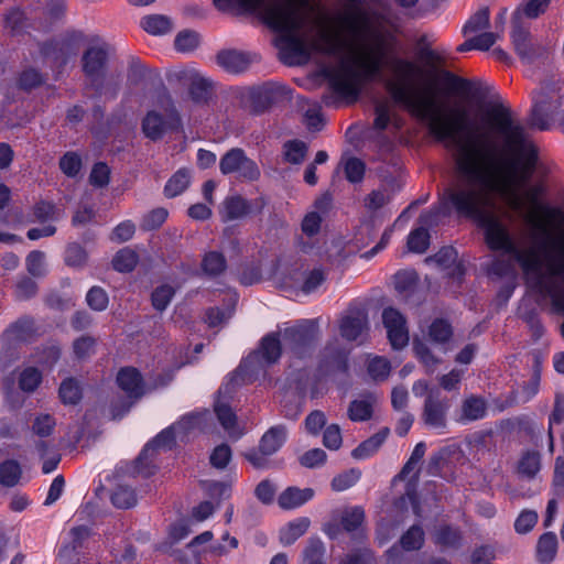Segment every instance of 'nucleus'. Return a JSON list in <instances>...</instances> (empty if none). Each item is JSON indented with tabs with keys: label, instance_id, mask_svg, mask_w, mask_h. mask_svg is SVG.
Segmentation results:
<instances>
[{
	"label": "nucleus",
	"instance_id": "obj_35",
	"mask_svg": "<svg viewBox=\"0 0 564 564\" xmlns=\"http://www.w3.org/2000/svg\"><path fill=\"white\" fill-rule=\"evenodd\" d=\"M429 339L435 345H446L454 336V328L451 322L444 317H436L429 325Z\"/></svg>",
	"mask_w": 564,
	"mask_h": 564
},
{
	"label": "nucleus",
	"instance_id": "obj_22",
	"mask_svg": "<svg viewBox=\"0 0 564 564\" xmlns=\"http://www.w3.org/2000/svg\"><path fill=\"white\" fill-rule=\"evenodd\" d=\"M118 387L130 399H140L144 394V380L141 372L134 367L121 368L116 378Z\"/></svg>",
	"mask_w": 564,
	"mask_h": 564
},
{
	"label": "nucleus",
	"instance_id": "obj_45",
	"mask_svg": "<svg viewBox=\"0 0 564 564\" xmlns=\"http://www.w3.org/2000/svg\"><path fill=\"white\" fill-rule=\"evenodd\" d=\"M366 513L362 507L355 506L343 511L340 524L348 532L357 531L365 522Z\"/></svg>",
	"mask_w": 564,
	"mask_h": 564
},
{
	"label": "nucleus",
	"instance_id": "obj_57",
	"mask_svg": "<svg viewBox=\"0 0 564 564\" xmlns=\"http://www.w3.org/2000/svg\"><path fill=\"white\" fill-rule=\"evenodd\" d=\"M88 259L87 251L78 242H70L67 245L64 254L66 265L72 268H82L86 264Z\"/></svg>",
	"mask_w": 564,
	"mask_h": 564
},
{
	"label": "nucleus",
	"instance_id": "obj_61",
	"mask_svg": "<svg viewBox=\"0 0 564 564\" xmlns=\"http://www.w3.org/2000/svg\"><path fill=\"white\" fill-rule=\"evenodd\" d=\"M96 338L84 335L73 341V352L76 359L85 360L95 352Z\"/></svg>",
	"mask_w": 564,
	"mask_h": 564
},
{
	"label": "nucleus",
	"instance_id": "obj_26",
	"mask_svg": "<svg viewBox=\"0 0 564 564\" xmlns=\"http://www.w3.org/2000/svg\"><path fill=\"white\" fill-rule=\"evenodd\" d=\"M314 496L315 491L312 488L290 486L279 495L278 505L283 510H293L312 500Z\"/></svg>",
	"mask_w": 564,
	"mask_h": 564
},
{
	"label": "nucleus",
	"instance_id": "obj_6",
	"mask_svg": "<svg viewBox=\"0 0 564 564\" xmlns=\"http://www.w3.org/2000/svg\"><path fill=\"white\" fill-rule=\"evenodd\" d=\"M349 371V350L343 347L336 339L328 340L317 355V364L313 375L305 368L292 373L291 386L300 397H305L308 387L311 398L317 395L318 384L328 378Z\"/></svg>",
	"mask_w": 564,
	"mask_h": 564
},
{
	"label": "nucleus",
	"instance_id": "obj_46",
	"mask_svg": "<svg viewBox=\"0 0 564 564\" xmlns=\"http://www.w3.org/2000/svg\"><path fill=\"white\" fill-rule=\"evenodd\" d=\"M431 242V236L426 228L419 227L410 231L408 235L406 246L409 251L413 253H424Z\"/></svg>",
	"mask_w": 564,
	"mask_h": 564
},
{
	"label": "nucleus",
	"instance_id": "obj_44",
	"mask_svg": "<svg viewBox=\"0 0 564 564\" xmlns=\"http://www.w3.org/2000/svg\"><path fill=\"white\" fill-rule=\"evenodd\" d=\"M490 24V10L488 7H482L476 11L464 24L463 34L466 36L471 33L480 32Z\"/></svg>",
	"mask_w": 564,
	"mask_h": 564
},
{
	"label": "nucleus",
	"instance_id": "obj_19",
	"mask_svg": "<svg viewBox=\"0 0 564 564\" xmlns=\"http://www.w3.org/2000/svg\"><path fill=\"white\" fill-rule=\"evenodd\" d=\"M451 408L449 399L442 395L438 389L430 390L425 398L422 419L426 426L444 430L446 427V416Z\"/></svg>",
	"mask_w": 564,
	"mask_h": 564
},
{
	"label": "nucleus",
	"instance_id": "obj_37",
	"mask_svg": "<svg viewBox=\"0 0 564 564\" xmlns=\"http://www.w3.org/2000/svg\"><path fill=\"white\" fill-rule=\"evenodd\" d=\"M58 397L65 405H77L83 399L79 382L73 377L64 379L58 388Z\"/></svg>",
	"mask_w": 564,
	"mask_h": 564
},
{
	"label": "nucleus",
	"instance_id": "obj_28",
	"mask_svg": "<svg viewBox=\"0 0 564 564\" xmlns=\"http://www.w3.org/2000/svg\"><path fill=\"white\" fill-rule=\"evenodd\" d=\"M389 427H382L377 433L362 441L357 447L351 451V456L355 459H368L373 456L389 436Z\"/></svg>",
	"mask_w": 564,
	"mask_h": 564
},
{
	"label": "nucleus",
	"instance_id": "obj_20",
	"mask_svg": "<svg viewBox=\"0 0 564 564\" xmlns=\"http://www.w3.org/2000/svg\"><path fill=\"white\" fill-rule=\"evenodd\" d=\"M510 37L516 53L524 64H533L547 53L545 47L531 42L530 32L518 21H512Z\"/></svg>",
	"mask_w": 564,
	"mask_h": 564
},
{
	"label": "nucleus",
	"instance_id": "obj_42",
	"mask_svg": "<svg viewBox=\"0 0 564 564\" xmlns=\"http://www.w3.org/2000/svg\"><path fill=\"white\" fill-rule=\"evenodd\" d=\"M141 28L151 35H163L171 31V20L161 14H150L141 20Z\"/></svg>",
	"mask_w": 564,
	"mask_h": 564
},
{
	"label": "nucleus",
	"instance_id": "obj_5",
	"mask_svg": "<svg viewBox=\"0 0 564 564\" xmlns=\"http://www.w3.org/2000/svg\"><path fill=\"white\" fill-rule=\"evenodd\" d=\"M482 122L490 132L502 138L505 150L513 155L506 162L512 180L520 184L528 183L539 160L538 149L527 139L523 126L513 120L511 109L502 102H490Z\"/></svg>",
	"mask_w": 564,
	"mask_h": 564
},
{
	"label": "nucleus",
	"instance_id": "obj_54",
	"mask_svg": "<svg viewBox=\"0 0 564 564\" xmlns=\"http://www.w3.org/2000/svg\"><path fill=\"white\" fill-rule=\"evenodd\" d=\"M42 379V372L36 367H26L19 376V388L28 393L34 392Z\"/></svg>",
	"mask_w": 564,
	"mask_h": 564
},
{
	"label": "nucleus",
	"instance_id": "obj_56",
	"mask_svg": "<svg viewBox=\"0 0 564 564\" xmlns=\"http://www.w3.org/2000/svg\"><path fill=\"white\" fill-rule=\"evenodd\" d=\"M85 300L88 307L95 312H104L109 305L108 293L98 285H94L88 290Z\"/></svg>",
	"mask_w": 564,
	"mask_h": 564
},
{
	"label": "nucleus",
	"instance_id": "obj_33",
	"mask_svg": "<svg viewBox=\"0 0 564 564\" xmlns=\"http://www.w3.org/2000/svg\"><path fill=\"white\" fill-rule=\"evenodd\" d=\"M310 524L311 521L306 517H301L290 521L286 525L280 529V543L284 546L292 545L297 539L307 532Z\"/></svg>",
	"mask_w": 564,
	"mask_h": 564
},
{
	"label": "nucleus",
	"instance_id": "obj_12",
	"mask_svg": "<svg viewBox=\"0 0 564 564\" xmlns=\"http://www.w3.org/2000/svg\"><path fill=\"white\" fill-rule=\"evenodd\" d=\"M84 40L85 34L82 31H67L57 39L39 43V52L43 58L51 61L52 68L62 73L69 59L77 54Z\"/></svg>",
	"mask_w": 564,
	"mask_h": 564
},
{
	"label": "nucleus",
	"instance_id": "obj_10",
	"mask_svg": "<svg viewBox=\"0 0 564 564\" xmlns=\"http://www.w3.org/2000/svg\"><path fill=\"white\" fill-rule=\"evenodd\" d=\"M197 416L195 414L187 413L177 422L160 431L143 446L134 459L135 470L147 477L154 475L156 468L152 462L154 453L161 447L172 449L176 441V430H181L186 433L195 426Z\"/></svg>",
	"mask_w": 564,
	"mask_h": 564
},
{
	"label": "nucleus",
	"instance_id": "obj_62",
	"mask_svg": "<svg viewBox=\"0 0 564 564\" xmlns=\"http://www.w3.org/2000/svg\"><path fill=\"white\" fill-rule=\"evenodd\" d=\"M232 458V451L226 443L217 445L209 456V464L212 467L223 470L225 469Z\"/></svg>",
	"mask_w": 564,
	"mask_h": 564
},
{
	"label": "nucleus",
	"instance_id": "obj_55",
	"mask_svg": "<svg viewBox=\"0 0 564 564\" xmlns=\"http://www.w3.org/2000/svg\"><path fill=\"white\" fill-rule=\"evenodd\" d=\"M521 319L528 325L532 340L534 343L539 341L543 337L545 328L536 308L532 307L525 310L521 314Z\"/></svg>",
	"mask_w": 564,
	"mask_h": 564
},
{
	"label": "nucleus",
	"instance_id": "obj_24",
	"mask_svg": "<svg viewBox=\"0 0 564 564\" xmlns=\"http://www.w3.org/2000/svg\"><path fill=\"white\" fill-rule=\"evenodd\" d=\"M488 404L484 397L477 394L467 395L460 405L456 421L467 424L482 420L487 415Z\"/></svg>",
	"mask_w": 564,
	"mask_h": 564
},
{
	"label": "nucleus",
	"instance_id": "obj_52",
	"mask_svg": "<svg viewBox=\"0 0 564 564\" xmlns=\"http://www.w3.org/2000/svg\"><path fill=\"white\" fill-rule=\"evenodd\" d=\"M28 18L25 12L20 8H12L4 17V26L10 30L13 35L22 34L28 26Z\"/></svg>",
	"mask_w": 564,
	"mask_h": 564
},
{
	"label": "nucleus",
	"instance_id": "obj_2",
	"mask_svg": "<svg viewBox=\"0 0 564 564\" xmlns=\"http://www.w3.org/2000/svg\"><path fill=\"white\" fill-rule=\"evenodd\" d=\"M491 170L492 167H489L488 187L478 185L477 188L448 189L445 199L457 215L474 220L484 230L485 243L489 250L502 251L514 258L529 275L527 283L533 294H552L558 304L562 301L556 289L557 285L564 284V238H553L542 228L543 239L539 243V249L545 251L551 247L558 251L556 257L547 256L546 270L542 272V263L535 250L519 249L506 225L488 210L492 204L489 196V191L494 188Z\"/></svg>",
	"mask_w": 564,
	"mask_h": 564
},
{
	"label": "nucleus",
	"instance_id": "obj_17",
	"mask_svg": "<svg viewBox=\"0 0 564 564\" xmlns=\"http://www.w3.org/2000/svg\"><path fill=\"white\" fill-rule=\"evenodd\" d=\"M283 94V87L267 82L260 86L251 87L241 96V102L252 115L265 112Z\"/></svg>",
	"mask_w": 564,
	"mask_h": 564
},
{
	"label": "nucleus",
	"instance_id": "obj_41",
	"mask_svg": "<svg viewBox=\"0 0 564 564\" xmlns=\"http://www.w3.org/2000/svg\"><path fill=\"white\" fill-rule=\"evenodd\" d=\"M139 262L138 253L130 249L123 248L120 249L112 258L111 264L112 268L120 273H130L132 272Z\"/></svg>",
	"mask_w": 564,
	"mask_h": 564
},
{
	"label": "nucleus",
	"instance_id": "obj_14",
	"mask_svg": "<svg viewBox=\"0 0 564 564\" xmlns=\"http://www.w3.org/2000/svg\"><path fill=\"white\" fill-rule=\"evenodd\" d=\"M34 333V323L29 316H22L11 323L1 335L0 367L6 369L18 360L17 345L29 341Z\"/></svg>",
	"mask_w": 564,
	"mask_h": 564
},
{
	"label": "nucleus",
	"instance_id": "obj_13",
	"mask_svg": "<svg viewBox=\"0 0 564 564\" xmlns=\"http://www.w3.org/2000/svg\"><path fill=\"white\" fill-rule=\"evenodd\" d=\"M288 441V429L284 424L271 426L261 436L258 447L248 449L243 457L256 469H268L270 457L278 453Z\"/></svg>",
	"mask_w": 564,
	"mask_h": 564
},
{
	"label": "nucleus",
	"instance_id": "obj_18",
	"mask_svg": "<svg viewBox=\"0 0 564 564\" xmlns=\"http://www.w3.org/2000/svg\"><path fill=\"white\" fill-rule=\"evenodd\" d=\"M141 128L148 139L158 141L166 131H178L182 128V119L174 107L166 112L165 117L155 110H150L142 119Z\"/></svg>",
	"mask_w": 564,
	"mask_h": 564
},
{
	"label": "nucleus",
	"instance_id": "obj_21",
	"mask_svg": "<svg viewBox=\"0 0 564 564\" xmlns=\"http://www.w3.org/2000/svg\"><path fill=\"white\" fill-rule=\"evenodd\" d=\"M545 189L543 185L536 184L529 187L524 197L527 202L551 225L562 226L564 225V212L561 207L551 206L547 203L542 202V196Z\"/></svg>",
	"mask_w": 564,
	"mask_h": 564
},
{
	"label": "nucleus",
	"instance_id": "obj_39",
	"mask_svg": "<svg viewBox=\"0 0 564 564\" xmlns=\"http://www.w3.org/2000/svg\"><path fill=\"white\" fill-rule=\"evenodd\" d=\"M425 542V533L420 524L411 525L400 538L399 545L405 552L420 551Z\"/></svg>",
	"mask_w": 564,
	"mask_h": 564
},
{
	"label": "nucleus",
	"instance_id": "obj_3",
	"mask_svg": "<svg viewBox=\"0 0 564 564\" xmlns=\"http://www.w3.org/2000/svg\"><path fill=\"white\" fill-rule=\"evenodd\" d=\"M346 12L341 21L352 34L358 36L369 35L373 40V47L369 58L361 65V72L346 61H341L338 67L327 66L322 74L328 80L333 91L344 98L356 100L360 94L362 79L371 80L382 70L383 58L387 52V41L398 43L397 36L391 32H380L371 26L368 12L361 8L362 0H345Z\"/></svg>",
	"mask_w": 564,
	"mask_h": 564
},
{
	"label": "nucleus",
	"instance_id": "obj_59",
	"mask_svg": "<svg viewBox=\"0 0 564 564\" xmlns=\"http://www.w3.org/2000/svg\"><path fill=\"white\" fill-rule=\"evenodd\" d=\"M326 281V274L322 268H314L303 274L301 291L304 294L315 292Z\"/></svg>",
	"mask_w": 564,
	"mask_h": 564
},
{
	"label": "nucleus",
	"instance_id": "obj_64",
	"mask_svg": "<svg viewBox=\"0 0 564 564\" xmlns=\"http://www.w3.org/2000/svg\"><path fill=\"white\" fill-rule=\"evenodd\" d=\"M367 371L372 379L384 380L391 371V366L387 358L376 356L369 360Z\"/></svg>",
	"mask_w": 564,
	"mask_h": 564
},
{
	"label": "nucleus",
	"instance_id": "obj_34",
	"mask_svg": "<svg viewBox=\"0 0 564 564\" xmlns=\"http://www.w3.org/2000/svg\"><path fill=\"white\" fill-rule=\"evenodd\" d=\"M191 171L186 167L178 169L165 183L163 193L167 198H174L183 194L191 185Z\"/></svg>",
	"mask_w": 564,
	"mask_h": 564
},
{
	"label": "nucleus",
	"instance_id": "obj_16",
	"mask_svg": "<svg viewBox=\"0 0 564 564\" xmlns=\"http://www.w3.org/2000/svg\"><path fill=\"white\" fill-rule=\"evenodd\" d=\"M219 171L223 175L237 173L247 182H256L261 177L257 162L249 158L241 148H231L223 154L219 161Z\"/></svg>",
	"mask_w": 564,
	"mask_h": 564
},
{
	"label": "nucleus",
	"instance_id": "obj_25",
	"mask_svg": "<svg viewBox=\"0 0 564 564\" xmlns=\"http://www.w3.org/2000/svg\"><path fill=\"white\" fill-rule=\"evenodd\" d=\"M217 64L230 74H240L251 64L250 54L237 50H221L216 56Z\"/></svg>",
	"mask_w": 564,
	"mask_h": 564
},
{
	"label": "nucleus",
	"instance_id": "obj_58",
	"mask_svg": "<svg viewBox=\"0 0 564 564\" xmlns=\"http://www.w3.org/2000/svg\"><path fill=\"white\" fill-rule=\"evenodd\" d=\"M174 295L175 290L170 284L159 285L153 290L151 294L152 306L156 311L163 312L166 310Z\"/></svg>",
	"mask_w": 564,
	"mask_h": 564
},
{
	"label": "nucleus",
	"instance_id": "obj_51",
	"mask_svg": "<svg viewBox=\"0 0 564 564\" xmlns=\"http://www.w3.org/2000/svg\"><path fill=\"white\" fill-rule=\"evenodd\" d=\"M45 83L44 75L34 67L23 69L18 77V86L24 91H31Z\"/></svg>",
	"mask_w": 564,
	"mask_h": 564
},
{
	"label": "nucleus",
	"instance_id": "obj_40",
	"mask_svg": "<svg viewBox=\"0 0 564 564\" xmlns=\"http://www.w3.org/2000/svg\"><path fill=\"white\" fill-rule=\"evenodd\" d=\"M412 349L415 358L425 367L427 373H433L441 359L436 357L431 348L420 338L413 339Z\"/></svg>",
	"mask_w": 564,
	"mask_h": 564
},
{
	"label": "nucleus",
	"instance_id": "obj_11",
	"mask_svg": "<svg viewBox=\"0 0 564 564\" xmlns=\"http://www.w3.org/2000/svg\"><path fill=\"white\" fill-rule=\"evenodd\" d=\"M319 335L316 319H300L293 326L284 328L282 338L292 358L305 360L313 356Z\"/></svg>",
	"mask_w": 564,
	"mask_h": 564
},
{
	"label": "nucleus",
	"instance_id": "obj_50",
	"mask_svg": "<svg viewBox=\"0 0 564 564\" xmlns=\"http://www.w3.org/2000/svg\"><path fill=\"white\" fill-rule=\"evenodd\" d=\"M21 474V466L15 459H6L0 464V484L4 487L15 486Z\"/></svg>",
	"mask_w": 564,
	"mask_h": 564
},
{
	"label": "nucleus",
	"instance_id": "obj_8",
	"mask_svg": "<svg viewBox=\"0 0 564 564\" xmlns=\"http://www.w3.org/2000/svg\"><path fill=\"white\" fill-rule=\"evenodd\" d=\"M82 72L85 76V89L93 90V98L102 96L115 100L120 90L117 82L109 80V47L106 43L87 47L80 59Z\"/></svg>",
	"mask_w": 564,
	"mask_h": 564
},
{
	"label": "nucleus",
	"instance_id": "obj_7",
	"mask_svg": "<svg viewBox=\"0 0 564 564\" xmlns=\"http://www.w3.org/2000/svg\"><path fill=\"white\" fill-rule=\"evenodd\" d=\"M281 356L280 333L265 334L260 339L258 348L243 357L238 367L227 375L218 392L229 394L235 392L238 387L252 383L261 371L276 364Z\"/></svg>",
	"mask_w": 564,
	"mask_h": 564
},
{
	"label": "nucleus",
	"instance_id": "obj_36",
	"mask_svg": "<svg viewBox=\"0 0 564 564\" xmlns=\"http://www.w3.org/2000/svg\"><path fill=\"white\" fill-rule=\"evenodd\" d=\"M308 152L307 144L300 139L288 140L282 145V158L285 163L300 165Z\"/></svg>",
	"mask_w": 564,
	"mask_h": 564
},
{
	"label": "nucleus",
	"instance_id": "obj_27",
	"mask_svg": "<svg viewBox=\"0 0 564 564\" xmlns=\"http://www.w3.org/2000/svg\"><path fill=\"white\" fill-rule=\"evenodd\" d=\"M376 401L371 392L362 394L361 399L352 400L347 410L348 419L352 422L369 421L372 417Z\"/></svg>",
	"mask_w": 564,
	"mask_h": 564
},
{
	"label": "nucleus",
	"instance_id": "obj_31",
	"mask_svg": "<svg viewBox=\"0 0 564 564\" xmlns=\"http://www.w3.org/2000/svg\"><path fill=\"white\" fill-rule=\"evenodd\" d=\"M228 268L227 259L220 251L210 250L203 254L200 270L209 279L223 275Z\"/></svg>",
	"mask_w": 564,
	"mask_h": 564
},
{
	"label": "nucleus",
	"instance_id": "obj_38",
	"mask_svg": "<svg viewBox=\"0 0 564 564\" xmlns=\"http://www.w3.org/2000/svg\"><path fill=\"white\" fill-rule=\"evenodd\" d=\"M188 94L194 104L207 105L213 95V83L204 77H194L189 84Z\"/></svg>",
	"mask_w": 564,
	"mask_h": 564
},
{
	"label": "nucleus",
	"instance_id": "obj_30",
	"mask_svg": "<svg viewBox=\"0 0 564 564\" xmlns=\"http://www.w3.org/2000/svg\"><path fill=\"white\" fill-rule=\"evenodd\" d=\"M442 83L445 87V90L452 95H478V89L474 87L471 80L463 78L449 70H442L441 73Z\"/></svg>",
	"mask_w": 564,
	"mask_h": 564
},
{
	"label": "nucleus",
	"instance_id": "obj_63",
	"mask_svg": "<svg viewBox=\"0 0 564 564\" xmlns=\"http://www.w3.org/2000/svg\"><path fill=\"white\" fill-rule=\"evenodd\" d=\"M169 213L163 207H158L149 212L141 221V228L144 231L159 229L166 220Z\"/></svg>",
	"mask_w": 564,
	"mask_h": 564
},
{
	"label": "nucleus",
	"instance_id": "obj_43",
	"mask_svg": "<svg viewBox=\"0 0 564 564\" xmlns=\"http://www.w3.org/2000/svg\"><path fill=\"white\" fill-rule=\"evenodd\" d=\"M361 478V470L352 467L333 477L330 488L335 492L345 491L354 487Z\"/></svg>",
	"mask_w": 564,
	"mask_h": 564
},
{
	"label": "nucleus",
	"instance_id": "obj_23",
	"mask_svg": "<svg viewBox=\"0 0 564 564\" xmlns=\"http://www.w3.org/2000/svg\"><path fill=\"white\" fill-rule=\"evenodd\" d=\"M368 316L360 310L351 311L339 322L340 336L347 341L357 340L368 329Z\"/></svg>",
	"mask_w": 564,
	"mask_h": 564
},
{
	"label": "nucleus",
	"instance_id": "obj_47",
	"mask_svg": "<svg viewBox=\"0 0 564 564\" xmlns=\"http://www.w3.org/2000/svg\"><path fill=\"white\" fill-rule=\"evenodd\" d=\"M110 500L116 508L130 509L137 505V494L133 488L119 485L113 489Z\"/></svg>",
	"mask_w": 564,
	"mask_h": 564
},
{
	"label": "nucleus",
	"instance_id": "obj_48",
	"mask_svg": "<svg viewBox=\"0 0 564 564\" xmlns=\"http://www.w3.org/2000/svg\"><path fill=\"white\" fill-rule=\"evenodd\" d=\"M551 0H525L513 13L512 21H518V15L523 14L528 19H536L547 10Z\"/></svg>",
	"mask_w": 564,
	"mask_h": 564
},
{
	"label": "nucleus",
	"instance_id": "obj_4",
	"mask_svg": "<svg viewBox=\"0 0 564 564\" xmlns=\"http://www.w3.org/2000/svg\"><path fill=\"white\" fill-rule=\"evenodd\" d=\"M306 3V0H275L264 10L263 22L273 32L280 34V41L283 44L282 54L285 57H299L303 61L311 57L312 51L329 56L340 54L345 44L333 33H321L318 41L312 44L299 35L304 25L301 8Z\"/></svg>",
	"mask_w": 564,
	"mask_h": 564
},
{
	"label": "nucleus",
	"instance_id": "obj_15",
	"mask_svg": "<svg viewBox=\"0 0 564 564\" xmlns=\"http://www.w3.org/2000/svg\"><path fill=\"white\" fill-rule=\"evenodd\" d=\"M267 205L268 199L262 195L248 199L240 194H234L223 200L219 215L224 223L239 220L261 215Z\"/></svg>",
	"mask_w": 564,
	"mask_h": 564
},
{
	"label": "nucleus",
	"instance_id": "obj_9",
	"mask_svg": "<svg viewBox=\"0 0 564 564\" xmlns=\"http://www.w3.org/2000/svg\"><path fill=\"white\" fill-rule=\"evenodd\" d=\"M564 83L547 79L532 93V107L528 124L539 131H547L555 119L564 118Z\"/></svg>",
	"mask_w": 564,
	"mask_h": 564
},
{
	"label": "nucleus",
	"instance_id": "obj_29",
	"mask_svg": "<svg viewBox=\"0 0 564 564\" xmlns=\"http://www.w3.org/2000/svg\"><path fill=\"white\" fill-rule=\"evenodd\" d=\"M434 543L445 550H458L463 545V532L458 527L441 524L434 532Z\"/></svg>",
	"mask_w": 564,
	"mask_h": 564
},
{
	"label": "nucleus",
	"instance_id": "obj_49",
	"mask_svg": "<svg viewBox=\"0 0 564 564\" xmlns=\"http://www.w3.org/2000/svg\"><path fill=\"white\" fill-rule=\"evenodd\" d=\"M346 180L351 184L361 183L366 174V163L356 156H350L343 162Z\"/></svg>",
	"mask_w": 564,
	"mask_h": 564
},
{
	"label": "nucleus",
	"instance_id": "obj_32",
	"mask_svg": "<svg viewBox=\"0 0 564 564\" xmlns=\"http://www.w3.org/2000/svg\"><path fill=\"white\" fill-rule=\"evenodd\" d=\"M557 536L554 532H544L538 540L535 557L540 564H550L557 554Z\"/></svg>",
	"mask_w": 564,
	"mask_h": 564
},
{
	"label": "nucleus",
	"instance_id": "obj_53",
	"mask_svg": "<svg viewBox=\"0 0 564 564\" xmlns=\"http://www.w3.org/2000/svg\"><path fill=\"white\" fill-rule=\"evenodd\" d=\"M325 546L319 538H312L303 551L304 564H326L324 561Z\"/></svg>",
	"mask_w": 564,
	"mask_h": 564
},
{
	"label": "nucleus",
	"instance_id": "obj_1",
	"mask_svg": "<svg viewBox=\"0 0 564 564\" xmlns=\"http://www.w3.org/2000/svg\"><path fill=\"white\" fill-rule=\"evenodd\" d=\"M397 43L387 41L384 65H390L398 80L389 82L387 90L392 100L403 106L422 122H425L430 134L437 142L451 141L456 147V170L470 184L488 187L490 183L489 167L496 158L495 143L485 135L473 134V122L467 112L460 108H445L425 93L416 89L412 79L421 73V68L412 61L393 56L387 59L388 52Z\"/></svg>",
	"mask_w": 564,
	"mask_h": 564
},
{
	"label": "nucleus",
	"instance_id": "obj_60",
	"mask_svg": "<svg viewBox=\"0 0 564 564\" xmlns=\"http://www.w3.org/2000/svg\"><path fill=\"white\" fill-rule=\"evenodd\" d=\"M540 470V455L538 452H527L522 455L518 464L520 475L528 478L534 477Z\"/></svg>",
	"mask_w": 564,
	"mask_h": 564
}]
</instances>
